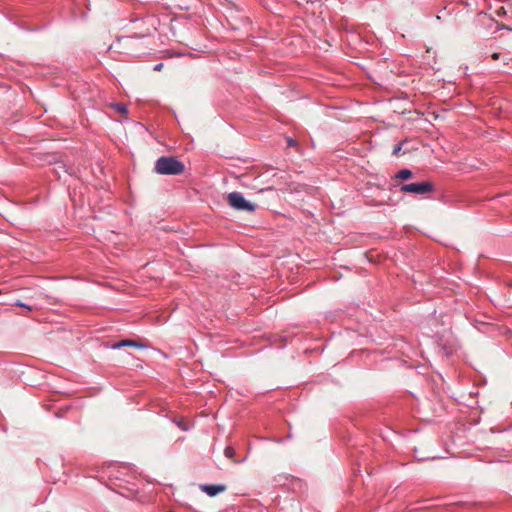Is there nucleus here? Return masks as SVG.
Segmentation results:
<instances>
[{"instance_id":"nucleus-8","label":"nucleus","mask_w":512,"mask_h":512,"mask_svg":"<svg viewBox=\"0 0 512 512\" xmlns=\"http://www.w3.org/2000/svg\"><path fill=\"white\" fill-rule=\"evenodd\" d=\"M407 140H404L402 142H400L399 144H397L394 148H393V151H392V154L394 156H399L400 155V152L404 146V143L406 142Z\"/></svg>"},{"instance_id":"nucleus-3","label":"nucleus","mask_w":512,"mask_h":512,"mask_svg":"<svg viewBox=\"0 0 512 512\" xmlns=\"http://www.w3.org/2000/svg\"><path fill=\"white\" fill-rule=\"evenodd\" d=\"M401 192L404 193H413L416 195H425L434 191V186L429 181L417 182V183H409L404 184L400 188Z\"/></svg>"},{"instance_id":"nucleus-14","label":"nucleus","mask_w":512,"mask_h":512,"mask_svg":"<svg viewBox=\"0 0 512 512\" xmlns=\"http://www.w3.org/2000/svg\"><path fill=\"white\" fill-rule=\"evenodd\" d=\"M17 306L25 307V308H28L29 310L31 309L29 306H27L26 304L21 303V302H18V303H17Z\"/></svg>"},{"instance_id":"nucleus-6","label":"nucleus","mask_w":512,"mask_h":512,"mask_svg":"<svg viewBox=\"0 0 512 512\" xmlns=\"http://www.w3.org/2000/svg\"><path fill=\"white\" fill-rule=\"evenodd\" d=\"M413 176V173L410 169L404 168L397 172L396 178L400 180H407L410 179Z\"/></svg>"},{"instance_id":"nucleus-9","label":"nucleus","mask_w":512,"mask_h":512,"mask_svg":"<svg viewBox=\"0 0 512 512\" xmlns=\"http://www.w3.org/2000/svg\"><path fill=\"white\" fill-rule=\"evenodd\" d=\"M113 107L122 114L127 113V107L124 104L116 103L113 105Z\"/></svg>"},{"instance_id":"nucleus-13","label":"nucleus","mask_w":512,"mask_h":512,"mask_svg":"<svg viewBox=\"0 0 512 512\" xmlns=\"http://www.w3.org/2000/svg\"><path fill=\"white\" fill-rule=\"evenodd\" d=\"M17 306L25 307V308H28L29 310L31 309L29 306H27L26 304L21 303V302H18V303H17Z\"/></svg>"},{"instance_id":"nucleus-10","label":"nucleus","mask_w":512,"mask_h":512,"mask_svg":"<svg viewBox=\"0 0 512 512\" xmlns=\"http://www.w3.org/2000/svg\"><path fill=\"white\" fill-rule=\"evenodd\" d=\"M294 145H296V141H295V140H293V139H291V138H289V139H288V146L292 147V146H294Z\"/></svg>"},{"instance_id":"nucleus-4","label":"nucleus","mask_w":512,"mask_h":512,"mask_svg":"<svg viewBox=\"0 0 512 512\" xmlns=\"http://www.w3.org/2000/svg\"><path fill=\"white\" fill-rule=\"evenodd\" d=\"M226 485L224 484H202L200 485L201 491L205 492L208 496L214 497L218 494L226 491Z\"/></svg>"},{"instance_id":"nucleus-7","label":"nucleus","mask_w":512,"mask_h":512,"mask_svg":"<svg viewBox=\"0 0 512 512\" xmlns=\"http://www.w3.org/2000/svg\"><path fill=\"white\" fill-rule=\"evenodd\" d=\"M224 454L227 458L232 459L235 456L236 451L233 447L227 446L224 450Z\"/></svg>"},{"instance_id":"nucleus-5","label":"nucleus","mask_w":512,"mask_h":512,"mask_svg":"<svg viewBox=\"0 0 512 512\" xmlns=\"http://www.w3.org/2000/svg\"><path fill=\"white\" fill-rule=\"evenodd\" d=\"M125 346H129V347H135V348H146L147 346L142 344V343H138V342H134L132 340H122L118 343H115L112 348L113 349H120L122 347H125Z\"/></svg>"},{"instance_id":"nucleus-12","label":"nucleus","mask_w":512,"mask_h":512,"mask_svg":"<svg viewBox=\"0 0 512 512\" xmlns=\"http://www.w3.org/2000/svg\"><path fill=\"white\" fill-rule=\"evenodd\" d=\"M499 57H500V54H499V53H493V54H492V58H493L494 60H498V59H499Z\"/></svg>"},{"instance_id":"nucleus-11","label":"nucleus","mask_w":512,"mask_h":512,"mask_svg":"<svg viewBox=\"0 0 512 512\" xmlns=\"http://www.w3.org/2000/svg\"><path fill=\"white\" fill-rule=\"evenodd\" d=\"M162 67H163V64H162V63H159V64H157V65L154 67V70L159 71V70H161V69H162Z\"/></svg>"},{"instance_id":"nucleus-2","label":"nucleus","mask_w":512,"mask_h":512,"mask_svg":"<svg viewBox=\"0 0 512 512\" xmlns=\"http://www.w3.org/2000/svg\"><path fill=\"white\" fill-rule=\"evenodd\" d=\"M228 203L235 210L254 212L256 206L245 199L240 192H231L228 194Z\"/></svg>"},{"instance_id":"nucleus-1","label":"nucleus","mask_w":512,"mask_h":512,"mask_svg":"<svg viewBox=\"0 0 512 512\" xmlns=\"http://www.w3.org/2000/svg\"><path fill=\"white\" fill-rule=\"evenodd\" d=\"M184 164L174 157L162 156L155 163V172L161 175H179L184 171Z\"/></svg>"}]
</instances>
